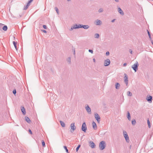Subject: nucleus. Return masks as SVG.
<instances>
[{
  "mask_svg": "<svg viewBox=\"0 0 153 153\" xmlns=\"http://www.w3.org/2000/svg\"><path fill=\"white\" fill-rule=\"evenodd\" d=\"M106 146V144L104 141H101L99 144V148L101 150L104 149Z\"/></svg>",
  "mask_w": 153,
  "mask_h": 153,
  "instance_id": "obj_1",
  "label": "nucleus"
},
{
  "mask_svg": "<svg viewBox=\"0 0 153 153\" xmlns=\"http://www.w3.org/2000/svg\"><path fill=\"white\" fill-rule=\"evenodd\" d=\"M82 28V25L79 24L78 25L75 24L73 26L71 27V28L69 29L70 31H71L74 29H76Z\"/></svg>",
  "mask_w": 153,
  "mask_h": 153,
  "instance_id": "obj_2",
  "label": "nucleus"
},
{
  "mask_svg": "<svg viewBox=\"0 0 153 153\" xmlns=\"http://www.w3.org/2000/svg\"><path fill=\"white\" fill-rule=\"evenodd\" d=\"M139 64L137 61L132 66L131 68L134 70L135 72H136L138 69Z\"/></svg>",
  "mask_w": 153,
  "mask_h": 153,
  "instance_id": "obj_3",
  "label": "nucleus"
},
{
  "mask_svg": "<svg viewBox=\"0 0 153 153\" xmlns=\"http://www.w3.org/2000/svg\"><path fill=\"white\" fill-rule=\"evenodd\" d=\"M123 134L124 136L126 139V141L127 143H129V137L128 136V135L127 134V132L126 131H123Z\"/></svg>",
  "mask_w": 153,
  "mask_h": 153,
  "instance_id": "obj_4",
  "label": "nucleus"
},
{
  "mask_svg": "<svg viewBox=\"0 0 153 153\" xmlns=\"http://www.w3.org/2000/svg\"><path fill=\"white\" fill-rule=\"evenodd\" d=\"M81 128L82 131H83L85 132H86V130H87V128L86 123L85 122H84L83 123L82 126Z\"/></svg>",
  "mask_w": 153,
  "mask_h": 153,
  "instance_id": "obj_5",
  "label": "nucleus"
},
{
  "mask_svg": "<svg viewBox=\"0 0 153 153\" xmlns=\"http://www.w3.org/2000/svg\"><path fill=\"white\" fill-rule=\"evenodd\" d=\"M71 133L73 132L76 129V127L75 126V123H72L71 124Z\"/></svg>",
  "mask_w": 153,
  "mask_h": 153,
  "instance_id": "obj_6",
  "label": "nucleus"
},
{
  "mask_svg": "<svg viewBox=\"0 0 153 153\" xmlns=\"http://www.w3.org/2000/svg\"><path fill=\"white\" fill-rule=\"evenodd\" d=\"M110 60L109 59H107L104 61V65L105 66H108L110 63Z\"/></svg>",
  "mask_w": 153,
  "mask_h": 153,
  "instance_id": "obj_7",
  "label": "nucleus"
},
{
  "mask_svg": "<svg viewBox=\"0 0 153 153\" xmlns=\"http://www.w3.org/2000/svg\"><path fill=\"white\" fill-rule=\"evenodd\" d=\"M94 117L97 122L99 123L100 118L98 114L97 113H95L94 114Z\"/></svg>",
  "mask_w": 153,
  "mask_h": 153,
  "instance_id": "obj_8",
  "label": "nucleus"
},
{
  "mask_svg": "<svg viewBox=\"0 0 153 153\" xmlns=\"http://www.w3.org/2000/svg\"><path fill=\"white\" fill-rule=\"evenodd\" d=\"M124 75H125L124 77V82L125 83L126 85L127 86L128 82V78L126 74H125Z\"/></svg>",
  "mask_w": 153,
  "mask_h": 153,
  "instance_id": "obj_9",
  "label": "nucleus"
},
{
  "mask_svg": "<svg viewBox=\"0 0 153 153\" xmlns=\"http://www.w3.org/2000/svg\"><path fill=\"white\" fill-rule=\"evenodd\" d=\"M89 144L92 148H94L95 146L94 143L93 141H90L89 143Z\"/></svg>",
  "mask_w": 153,
  "mask_h": 153,
  "instance_id": "obj_10",
  "label": "nucleus"
},
{
  "mask_svg": "<svg viewBox=\"0 0 153 153\" xmlns=\"http://www.w3.org/2000/svg\"><path fill=\"white\" fill-rule=\"evenodd\" d=\"M85 109L88 114H91V109L88 105L85 107Z\"/></svg>",
  "mask_w": 153,
  "mask_h": 153,
  "instance_id": "obj_11",
  "label": "nucleus"
},
{
  "mask_svg": "<svg viewBox=\"0 0 153 153\" xmlns=\"http://www.w3.org/2000/svg\"><path fill=\"white\" fill-rule=\"evenodd\" d=\"M92 126H93V129L94 130H97V125H96V123L94 122L93 121L92 122Z\"/></svg>",
  "mask_w": 153,
  "mask_h": 153,
  "instance_id": "obj_12",
  "label": "nucleus"
},
{
  "mask_svg": "<svg viewBox=\"0 0 153 153\" xmlns=\"http://www.w3.org/2000/svg\"><path fill=\"white\" fill-rule=\"evenodd\" d=\"M152 96H149L148 97H147L146 98V100H147L149 102H152Z\"/></svg>",
  "mask_w": 153,
  "mask_h": 153,
  "instance_id": "obj_13",
  "label": "nucleus"
},
{
  "mask_svg": "<svg viewBox=\"0 0 153 153\" xmlns=\"http://www.w3.org/2000/svg\"><path fill=\"white\" fill-rule=\"evenodd\" d=\"M118 11L119 13L122 16L124 14V13L122 9L118 7Z\"/></svg>",
  "mask_w": 153,
  "mask_h": 153,
  "instance_id": "obj_14",
  "label": "nucleus"
},
{
  "mask_svg": "<svg viewBox=\"0 0 153 153\" xmlns=\"http://www.w3.org/2000/svg\"><path fill=\"white\" fill-rule=\"evenodd\" d=\"M21 110L23 114L24 115H25L26 112L24 107L23 106L21 107Z\"/></svg>",
  "mask_w": 153,
  "mask_h": 153,
  "instance_id": "obj_15",
  "label": "nucleus"
},
{
  "mask_svg": "<svg viewBox=\"0 0 153 153\" xmlns=\"http://www.w3.org/2000/svg\"><path fill=\"white\" fill-rule=\"evenodd\" d=\"M89 27L88 25H82V28H83L85 29H88Z\"/></svg>",
  "mask_w": 153,
  "mask_h": 153,
  "instance_id": "obj_16",
  "label": "nucleus"
},
{
  "mask_svg": "<svg viewBox=\"0 0 153 153\" xmlns=\"http://www.w3.org/2000/svg\"><path fill=\"white\" fill-rule=\"evenodd\" d=\"M102 24V22L101 21L97 19L96 20V25H101Z\"/></svg>",
  "mask_w": 153,
  "mask_h": 153,
  "instance_id": "obj_17",
  "label": "nucleus"
},
{
  "mask_svg": "<svg viewBox=\"0 0 153 153\" xmlns=\"http://www.w3.org/2000/svg\"><path fill=\"white\" fill-rule=\"evenodd\" d=\"M25 120L26 121H27L28 123H30L31 122V121H30V118L29 117H25Z\"/></svg>",
  "mask_w": 153,
  "mask_h": 153,
  "instance_id": "obj_18",
  "label": "nucleus"
},
{
  "mask_svg": "<svg viewBox=\"0 0 153 153\" xmlns=\"http://www.w3.org/2000/svg\"><path fill=\"white\" fill-rule=\"evenodd\" d=\"M127 117L128 120L130 121L131 120V116L130 114L128 111L127 112Z\"/></svg>",
  "mask_w": 153,
  "mask_h": 153,
  "instance_id": "obj_19",
  "label": "nucleus"
},
{
  "mask_svg": "<svg viewBox=\"0 0 153 153\" xmlns=\"http://www.w3.org/2000/svg\"><path fill=\"white\" fill-rule=\"evenodd\" d=\"M120 86V84L118 82L116 83L115 84V88L117 89H118L119 88V87Z\"/></svg>",
  "mask_w": 153,
  "mask_h": 153,
  "instance_id": "obj_20",
  "label": "nucleus"
},
{
  "mask_svg": "<svg viewBox=\"0 0 153 153\" xmlns=\"http://www.w3.org/2000/svg\"><path fill=\"white\" fill-rule=\"evenodd\" d=\"M60 122L62 127H65V124L64 122L62 121H60Z\"/></svg>",
  "mask_w": 153,
  "mask_h": 153,
  "instance_id": "obj_21",
  "label": "nucleus"
},
{
  "mask_svg": "<svg viewBox=\"0 0 153 153\" xmlns=\"http://www.w3.org/2000/svg\"><path fill=\"white\" fill-rule=\"evenodd\" d=\"M2 29L5 31H7V27L6 25H4L2 27Z\"/></svg>",
  "mask_w": 153,
  "mask_h": 153,
  "instance_id": "obj_22",
  "label": "nucleus"
},
{
  "mask_svg": "<svg viewBox=\"0 0 153 153\" xmlns=\"http://www.w3.org/2000/svg\"><path fill=\"white\" fill-rule=\"evenodd\" d=\"M13 44L15 47V48L16 50H17V46H16V44H17V42H15V41H13Z\"/></svg>",
  "mask_w": 153,
  "mask_h": 153,
  "instance_id": "obj_23",
  "label": "nucleus"
},
{
  "mask_svg": "<svg viewBox=\"0 0 153 153\" xmlns=\"http://www.w3.org/2000/svg\"><path fill=\"white\" fill-rule=\"evenodd\" d=\"M100 35L98 33H96L94 34V37L95 38H99Z\"/></svg>",
  "mask_w": 153,
  "mask_h": 153,
  "instance_id": "obj_24",
  "label": "nucleus"
},
{
  "mask_svg": "<svg viewBox=\"0 0 153 153\" xmlns=\"http://www.w3.org/2000/svg\"><path fill=\"white\" fill-rule=\"evenodd\" d=\"M132 124L133 125H135L136 121L135 119H133L131 121Z\"/></svg>",
  "mask_w": 153,
  "mask_h": 153,
  "instance_id": "obj_25",
  "label": "nucleus"
},
{
  "mask_svg": "<svg viewBox=\"0 0 153 153\" xmlns=\"http://www.w3.org/2000/svg\"><path fill=\"white\" fill-rule=\"evenodd\" d=\"M127 94L128 96H131L132 95V93L129 91H128L127 92Z\"/></svg>",
  "mask_w": 153,
  "mask_h": 153,
  "instance_id": "obj_26",
  "label": "nucleus"
},
{
  "mask_svg": "<svg viewBox=\"0 0 153 153\" xmlns=\"http://www.w3.org/2000/svg\"><path fill=\"white\" fill-rule=\"evenodd\" d=\"M67 61L68 62L69 64H71V58L70 57H69L67 59Z\"/></svg>",
  "mask_w": 153,
  "mask_h": 153,
  "instance_id": "obj_27",
  "label": "nucleus"
},
{
  "mask_svg": "<svg viewBox=\"0 0 153 153\" xmlns=\"http://www.w3.org/2000/svg\"><path fill=\"white\" fill-rule=\"evenodd\" d=\"M29 7V6L27 4L26 5L24 6L23 9V10H26Z\"/></svg>",
  "mask_w": 153,
  "mask_h": 153,
  "instance_id": "obj_28",
  "label": "nucleus"
},
{
  "mask_svg": "<svg viewBox=\"0 0 153 153\" xmlns=\"http://www.w3.org/2000/svg\"><path fill=\"white\" fill-rule=\"evenodd\" d=\"M4 25V24L0 23V30H2V27Z\"/></svg>",
  "mask_w": 153,
  "mask_h": 153,
  "instance_id": "obj_29",
  "label": "nucleus"
},
{
  "mask_svg": "<svg viewBox=\"0 0 153 153\" xmlns=\"http://www.w3.org/2000/svg\"><path fill=\"white\" fill-rule=\"evenodd\" d=\"M80 145H78V146H77V147H76V152H77L78 151L79 148H80Z\"/></svg>",
  "mask_w": 153,
  "mask_h": 153,
  "instance_id": "obj_30",
  "label": "nucleus"
},
{
  "mask_svg": "<svg viewBox=\"0 0 153 153\" xmlns=\"http://www.w3.org/2000/svg\"><path fill=\"white\" fill-rule=\"evenodd\" d=\"M64 149L65 150L66 152L67 153H68V149H67V146H64Z\"/></svg>",
  "mask_w": 153,
  "mask_h": 153,
  "instance_id": "obj_31",
  "label": "nucleus"
},
{
  "mask_svg": "<svg viewBox=\"0 0 153 153\" xmlns=\"http://www.w3.org/2000/svg\"><path fill=\"white\" fill-rule=\"evenodd\" d=\"M103 10L102 8H100L98 10V12L100 13L103 12Z\"/></svg>",
  "mask_w": 153,
  "mask_h": 153,
  "instance_id": "obj_32",
  "label": "nucleus"
},
{
  "mask_svg": "<svg viewBox=\"0 0 153 153\" xmlns=\"http://www.w3.org/2000/svg\"><path fill=\"white\" fill-rule=\"evenodd\" d=\"M147 123H148V125L149 126V128H150V127H151L150 123L149 120H147Z\"/></svg>",
  "mask_w": 153,
  "mask_h": 153,
  "instance_id": "obj_33",
  "label": "nucleus"
},
{
  "mask_svg": "<svg viewBox=\"0 0 153 153\" xmlns=\"http://www.w3.org/2000/svg\"><path fill=\"white\" fill-rule=\"evenodd\" d=\"M55 10L56 11L57 13L58 14L59 13V10L57 7H55Z\"/></svg>",
  "mask_w": 153,
  "mask_h": 153,
  "instance_id": "obj_34",
  "label": "nucleus"
},
{
  "mask_svg": "<svg viewBox=\"0 0 153 153\" xmlns=\"http://www.w3.org/2000/svg\"><path fill=\"white\" fill-rule=\"evenodd\" d=\"M42 145L43 146H45V142L44 140L42 141Z\"/></svg>",
  "mask_w": 153,
  "mask_h": 153,
  "instance_id": "obj_35",
  "label": "nucleus"
},
{
  "mask_svg": "<svg viewBox=\"0 0 153 153\" xmlns=\"http://www.w3.org/2000/svg\"><path fill=\"white\" fill-rule=\"evenodd\" d=\"M13 93L14 94V95H15L16 93V89H14V90H13Z\"/></svg>",
  "mask_w": 153,
  "mask_h": 153,
  "instance_id": "obj_36",
  "label": "nucleus"
},
{
  "mask_svg": "<svg viewBox=\"0 0 153 153\" xmlns=\"http://www.w3.org/2000/svg\"><path fill=\"white\" fill-rule=\"evenodd\" d=\"M31 2L30 1H28V2L27 3V4L29 6L30 5V4Z\"/></svg>",
  "mask_w": 153,
  "mask_h": 153,
  "instance_id": "obj_37",
  "label": "nucleus"
},
{
  "mask_svg": "<svg viewBox=\"0 0 153 153\" xmlns=\"http://www.w3.org/2000/svg\"><path fill=\"white\" fill-rule=\"evenodd\" d=\"M31 2L30 1H28V2L27 3V4L29 6L30 5V4Z\"/></svg>",
  "mask_w": 153,
  "mask_h": 153,
  "instance_id": "obj_38",
  "label": "nucleus"
},
{
  "mask_svg": "<svg viewBox=\"0 0 153 153\" xmlns=\"http://www.w3.org/2000/svg\"><path fill=\"white\" fill-rule=\"evenodd\" d=\"M88 51L89 52L91 53H93V51L92 50H90V49H89L88 50Z\"/></svg>",
  "mask_w": 153,
  "mask_h": 153,
  "instance_id": "obj_39",
  "label": "nucleus"
},
{
  "mask_svg": "<svg viewBox=\"0 0 153 153\" xmlns=\"http://www.w3.org/2000/svg\"><path fill=\"white\" fill-rule=\"evenodd\" d=\"M43 27L44 29H47V27L46 25H43Z\"/></svg>",
  "mask_w": 153,
  "mask_h": 153,
  "instance_id": "obj_40",
  "label": "nucleus"
},
{
  "mask_svg": "<svg viewBox=\"0 0 153 153\" xmlns=\"http://www.w3.org/2000/svg\"><path fill=\"white\" fill-rule=\"evenodd\" d=\"M73 51V54L74 55L75 54V49H72Z\"/></svg>",
  "mask_w": 153,
  "mask_h": 153,
  "instance_id": "obj_41",
  "label": "nucleus"
},
{
  "mask_svg": "<svg viewBox=\"0 0 153 153\" xmlns=\"http://www.w3.org/2000/svg\"><path fill=\"white\" fill-rule=\"evenodd\" d=\"M109 52L108 51H107L106 53V56H108L109 55Z\"/></svg>",
  "mask_w": 153,
  "mask_h": 153,
  "instance_id": "obj_42",
  "label": "nucleus"
},
{
  "mask_svg": "<svg viewBox=\"0 0 153 153\" xmlns=\"http://www.w3.org/2000/svg\"><path fill=\"white\" fill-rule=\"evenodd\" d=\"M147 33H148V36H150L151 35L150 33L148 30H147Z\"/></svg>",
  "mask_w": 153,
  "mask_h": 153,
  "instance_id": "obj_43",
  "label": "nucleus"
},
{
  "mask_svg": "<svg viewBox=\"0 0 153 153\" xmlns=\"http://www.w3.org/2000/svg\"><path fill=\"white\" fill-rule=\"evenodd\" d=\"M29 132L31 134H32V132L31 131V130L30 129H29Z\"/></svg>",
  "mask_w": 153,
  "mask_h": 153,
  "instance_id": "obj_44",
  "label": "nucleus"
},
{
  "mask_svg": "<svg viewBox=\"0 0 153 153\" xmlns=\"http://www.w3.org/2000/svg\"><path fill=\"white\" fill-rule=\"evenodd\" d=\"M42 31L44 33H47V32H46V30H42Z\"/></svg>",
  "mask_w": 153,
  "mask_h": 153,
  "instance_id": "obj_45",
  "label": "nucleus"
},
{
  "mask_svg": "<svg viewBox=\"0 0 153 153\" xmlns=\"http://www.w3.org/2000/svg\"><path fill=\"white\" fill-rule=\"evenodd\" d=\"M129 52H130V53H131V54H132V50H131V49H130L129 50Z\"/></svg>",
  "mask_w": 153,
  "mask_h": 153,
  "instance_id": "obj_46",
  "label": "nucleus"
},
{
  "mask_svg": "<svg viewBox=\"0 0 153 153\" xmlns=\"http://www.w3.org/2000/svg\"><path fill=\"white\" fill-rule=\"evenodd\" d=\"M126 65H127V63H124V64H123V66H126Z\"/></svg>",
  "mask_w": 153,
  "mask_h": 153,
  "instance_id": "obj_47",
  "label": "nucleus"
},
{
  "mask_svg": "<svg viewBox=\"0 0 153 153\" xmlns=\"http://www.w3.org/2000/svg\"><path fill=\"white\" fill-rule=\"evenodd\" d=\"M115 19H114L112 20H111V22H114L115 21Z\"/></svg>",
  "mask_w": 153,
  "mask_h": 153,
  "instance_id": "obj_48",
  "label": "nucleus"
},
{
  "mask_svg": "<svg viewBox=\"0 0 153 153\" xmlns=\"http://www.w3.org/2000/svg\"><path fill=\"white\" fill-rule=\"evenodd\" d=\"M149 36V39H150V40H151L152 39V38L151 37V35L150 36Z\"/></svg>",
  "mask_w": 153,
  "mask_h": 153,
  "instance_id": "obj_49",
  "label": "nucleus"
},
{
  "mask_svg": "<svg viewBox=\"0 0 153 153\" xmlns=\"http://www.w3.org/2000/svg\"><path fill=\"white\" fill-rule=\"evenodd\" d=\"M93 61L94 62H95V59L94 58L93 59Z\"/></svg>",
  "mask_w": 153,
  "mask_h": 153,
  "instance_id": "obj_50",
  "label": "nucleus"
},
{
  "mask_svg": "<svg viewBox=\"0 0 153 153\" xmlns=\"http://www.w3.org/2000/svg\"><path fill=\"white\" fill-rule=\"evenodd\" d=\"M115 1L117 2H118L119 1V0H115Z\"/></svg>",
  "mask_w": 153,
  "mask_h": 153,
  "instance_id": "obj_51",
  "label": "nucleus"
},
{
  "mask_svg": "<svg viewBox=\"0 0 153 153\" xmlns=\"http://www.w3.org/2000/svg\"><path fill=\"white\" fill-rule=\"evenodd\" d=\"M151 43H152V44L153 45V40H151Z\"/></svg>",
  "mask_w": 153,
  "mask_h": 153,
  "instance_id": "obj_52",
  "label": "nucleus"
},
{
  "mask_svg": "<svg viewBox=\"0 0 153 153\" xmlns=\"http://www.w3.org/2000/svg\"><path fill=\"white\" fill-rule=\"evenodd\" d=\"M131 145H130V146H129V149H131Z\"/></svg>",
  "mask_w": 153,
  "mask_h": 153,
  "instance_id": "obj_53",
  "label": "nucleus"
},
{
  "mask_svg": "<svg viewBox=\"0 0 153 153\" xmlns=\"http://www.w3.org/2000/svg\"><path fill=\"white\" fill-rule=\"evenodd\" d=\"M33 0H30V1L32 2Z\"/></svg>",
  "mask_w": 153,
  "mask_h": 153,
  "instance_id": "obj_54",
  "label": "nucleus"
},
{
  "mask_svg": "<svg viewBox=\"0 0 153 153\" xmlns=\"http://www.w3.org/2000/svg\"><path fill=\"white\" fill-rule=\"evenodd\" d=\"M67 1H71V0H67Z\"/></svg>",
  "mask_w": 153,
  "mask_h": 153,
  "instance_id": "obj_55",
  "label": "nucleus"
}]
</instances>
